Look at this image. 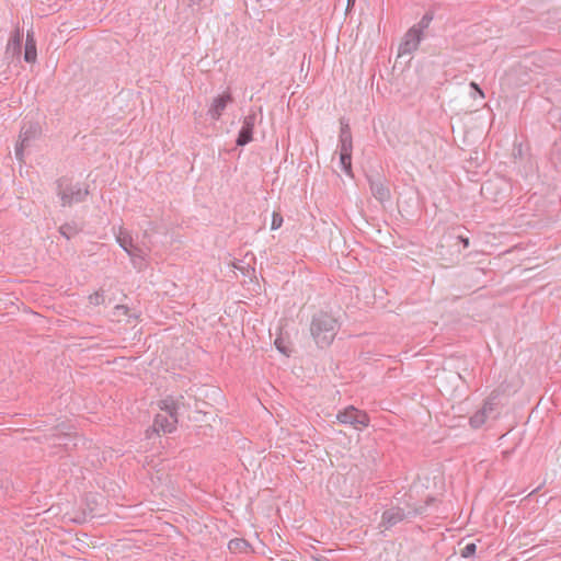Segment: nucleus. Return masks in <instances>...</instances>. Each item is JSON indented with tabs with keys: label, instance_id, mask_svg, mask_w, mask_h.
Wrapping results in <instances>:
<instances>
[{
	"label": "nucleus",
	"instance_id": "nucleus-1",
	"mask_svg": "<svg viewBox=\"0 0 561 561\" xmlns=\"http://www.w3.org/2000/svg\"><path fill=\"white\" fill-rule=\"evenodd\" d=\"M340 329V323L332 314L320 311L313 314L310 323V333L316 344L321 347H328L334 341Z\"/></svg>",
	"mask_w": 561,
	"mask_h": 561
},
{
	"label": "nucleus",
	"instance_id": "nucleus-2",
	"mask_svg": "<svg viewBox=\"0 0 561 561\" xmlns=\"http://www.w3.org/2000/svg\"><path fill=\"white\" fill-rule=\"evenodd\" d=\"M163 413H158L153 420V430L159 433H172L178 424L179 400L173 397H167L159 402Z\"/></svg>",
	"mask_w": 561,
	"mask_h": 561
},
{
	"label": "nucleus",
	"instance_id": "nucleus-3",
	"mask_svg": "<svg viewBox=\"0 0 561 561\" xmlns=\"http://www.w3.org/2000/svg\"><path fill=\"white\" fill-rule=\"evenodd\" d=\"M57 195L61 199L62 206H72L82 203L89 195V190L79 184L73 185L71 181L62 176L56 181Z\"/></svg>",
	"mask_w": 561,
	"mask_h": 561
},
{
	"label": "nucleus",
	"instance_id": "nucleus-4",
	"mask_svg": "<svg viewBox=\"0 0 561 561\" xmlns=\"http://www.w3.org/2000/svg\"><path fill=\"white\" fill-rule=\"evenodd\" d=\"M499 397L497 391H492L484 400L483 405L469 419L472 428H480L489 419H496L499 415Z\"/></svg>",
	"mask_w": 561,
	"mask_h": 561
},
{
	"label": "nucleus",
	"instance_id": "nucleus-5",
	"mask_svg": "<svg viewBox=\"0 0 561 561\" xmlns=\"http://www.w3.org/2000/svg\"><path fill=\"white\" fill-rule=\"evenodd\" d=\"M422 514L421 508H413L412 511L405 512L404 508L399 506H392L383 511L379 527L383 529H390L399 523L403 522L409 516H415Z\"/></svg>",
	"mask_w": 561,
	"mask_h": 561
},
{
	"label": "nucleus",
	"instance_id": "nucleus-6",
	"mask_svg": "<svg viewBox=\"0 0 561 561\" xmlns=\"http://www.w3.org/2000/svg\"><path fill=\"white\" fill-rule=\"evenodd\" d=\"M336 419L340 423L350 424L356 430L367 427L370 422V419L365 411L358 410L353 405L340 411Z\"/></svg>",
	"mask_w": 561,
	"mask_h": 561
},
{
	"label": "nucleus",
	"instance_id": "nucleus-7",
	"mask_svg": "<svg viewBox=\"0 0 561 561\" xmlns=\"http://www.w3.org/2000/svg\"><path fill=\"white\" fill-rule=\"evenodd\" d=\"M257 121V112L255 110H250L249 114L244 117L242 127L239 131L238 138L236 140L237 146L243 147L252 141L253 139V129Z\"/></svg>",
	"mask_w": 561,
	"mask_h": 561
},
{
	"label": "nucleus",
	"instance_id": "nucleus-8",
	"mask_svg": "<svg viewBox=\"0 0 561 561\" xmlns=\"http://www.w3.org/2000/svg\"><path fill=\"white\" fill-rule=\"evenodd\" d=\"M39 131L38 126L30 124L23 126L19 136V141L15 146V157L18 160L23 161V150L26 148L31 140H33Z\"/></svg>",
	"mask_w": 561,
	"mask_h": 561
},
{
	"label": "nucleus",
	"instance_id": "nucleus-9",
	"mask_svg": "<svg viewBox=\"0 0 561 561\" xmlns=\"http://www.w3.org/2000/svg\"><path fill=\"white\" fill-rule=\"evenodd\" d=\"M369 187L373 196L379 202L383 203L391 198L390 188L387 180L380 175L373 178L368 176Z\"/></svg>",
	"mask_w": 561,
	"mask_h": 561
},
{
	"label": "nucleus",
	"instance_id": "nucleus-10",
	"mask_svg": "<svg viewBox=\"0 0 561 561\" xmlns=\"http://www.w3.org/2000/svg\"><path fill=\"white\" fill-rule=\"evenodd\" d=\"M423 38L421 28L412 26L404 35L403 43L400 45V51L403 54H411L417 49L420 42Z\"/></svg>",
	"mask_w": 561,
	"mask_h": 561
},
{
	"label": "nucleus",
	"instance_id": "nucleus-11",
	"mask_svg": "<svg viewBox=\"0 0 561 561\" xmlns=\"http://www.w3.org/2000/svg\"><path fill=\"white\" fill-rule=\"evenodd\" d=\"M233 99L230 92H225L221 95L215 98L210 107L208 108V115L210 118L218 121L226 110L228 103H231Z\"/></svg>",
	"mask_w": 561,
	"mask_h": 561
},
{
	"label": "nucleus",
	"instance_id": "nucleus-12",
	"mask_svg": "<svg viewBox=\"0 0 561 561\" xmlns=\"http://www.w3.org/2000/svg\"><path fill=\"white\" fill-rule=\"evenodd\" d=\"M340 124L339 148L341 150H353V138L350 124L344 117L340 119Z\"/></svg>",
	"mask_w": 561,
	"mask_h": 561
},
{
	"label": "nucleus",
	"instance_id": "nucleus-13",
	"mask_svg": "<svg viewBox=\"0 0 561 561\" xmlns=\"http://www.w3.org/2000/svg\"><path fill=\"white\" fill-rule=\"evenodd\" d=\"M37 50H36V42L34 38L33 31H28L26 34L25 47H24V60L28 64H33L36 61Z\"/></svg>",
	"mask_w": 561,
	"mask_h": 561
},
{
	"label": "nucleus",
	"instance_id": "nucleus-14",
	"mask_svg": "<svg viewBox=\"0 0 561 561\" xmlns=\"http://www.w3.org/2000/svg\"><path fill=\"white\" fill-rule=\"evenodd\" d=\"M127 254L129 255L134 267H136L138 270H142L145 267V265H146L145 261H146L147 254L141 248L134 244L133 248H130L127 251Z\"/></svg>",
	"mask_w": 561,
	"mask_h": 561
},
{
	"label": "nucleus",
	"instance_id": "nucleus-15",
	"mask_svg": "<svg viewBox=\"0 0 561 561\" xmlns=\"http://www.w3.org/2000/svg\"><path fill=\"white\" fill-rule=\"evenodd\" d=\"M352 151L340 149V163L342 170L348 175H352Z\"/></svg>",
	"mask_w": 561,
	"mask_h": 561
},
{
	"label": "nucleus",
	"instance_id": "nucleus-16",
	"mask_svg": "<svg viewBox=\"0 0 561 561\" xmlns=\"http://www.w3.org/2000/svg\"><path fill=\"white\" fill-rule=\"evenodd\" d=\"M80 230L76 222H66L59 227L60 234L68 240L77 236Z\"/></svg>",
	"mask_w": 561,
	"mask_h": 561
},
{
	"label": "nucleus",
	"instance_id": "nucleus-17",
	"mask_svg": "<svg viewBox=\"0 0 561 561\" xmlns=\"http://www.w3.org/2000/svg\"><path fill=\"white\" fill-rule=\"evenodd\" d=\"M116 240L126 252L134 245L131 236L122 228L119 229V232L116 236Z\"/></svg>",
	"mask_w": 561,
	"mask_h": 561
},
{
	"label": "nucleus",
	"instance_id": "nucleus-18",
	"mask_svg": "<svg viewBox=\"0 0 561 561\" xmlns=\"http://www.w3.org/2000/svg\"><path fill=\"white\" fill-rule=\"evenodd\" d=\"M22 39H23L22 31L19 27H16L15 31L13 32V34L11 35L8 47L12 48L14 51L20 53L21 47H22Z\"/></svg>",
	"mask_w": 561,
	"mask_h": 561
},
{
	"label": "nucleus",
	"instance_id": "nucleus-19",
	"mask_svg": "<svg viewBox=\"0 0 561 561\" xmlns=\"http://www.w3.org/2000/svg\"><path fill=\"white\" fill-rule=\"evenodd\" d=\"M228 548L231 552H244L249 548V543L244 539H232L228 543Z\"/></svg>",
	"mask_w": 561,
	"mask_h": 561
},
{
	"label": "nucleus",
	"instance_id": "nucleus-20",
	"mask_svg": "<svg viewBox=\"0 0 561 561\" xmlns=\"http://www.w3.org/2000/svg\"><path fill=\"white\" fill-rule=\"evenodd\" d=\"M104 290H96L89 296V302L93 306H100L104 302Z\"/></svg>",
	"mask_w": 561,
	"mask_h": 561
},
{
	"label": "nucleus",
	"instance_id": "nucleus-21",
	"mask_svg": "<svg viewBox=\"0 0 561 561\" xmlns=\"http://www.w3.org/2000/svg\"><path fill=\"white\" fill-rule=\"evenodd\" d=\"M477 550V545L473 542L467 543L460 552L462 558H471L474 556Z\"/></svg>",
	"mask_w": 561,
	"mask_h": 561
},
{
	"label": "nucleus",
	"instance_id": "nucleus-22",
	"mask_svg": "<svg viewBox=\"0 0 561 561\" xmlns=\"http://www.w3.org/2000/svg\"><path fill=\"white\" fill-rule=\"evenodd\" d=\"M433 20V15L431 13H425L420 22L415 25L417 28H421L422 32L427 28Z\"/></svg>",
	"mask_w": 561,
	"mask_h": 561
},
{
	"label": "nucleus",
	"instance_id": "nucleus-23",
	"mask_svg": "<svg viewBox=\"0 0 561 561\" xmlns=\"http://www.w3.org/2000/svg\"><path fill=\"white\" fill-rule=\"evenodd\" d=\"M50 437L56 438L57 443H55V445L67 446V444L64 443V440L68 436L66 434H61L57 427L53 430V433H51Z\"/></svg>",
	"mask_w": 561,
	"mask_h": 561
},
{
	"label": "nucleus",
	"instance_id": "nucleus-24",
	"mask_svg": "<svg viewBox=\"0 0 561 561\" xmlns=\"http://www.w3.org/2000/svg\"><path fill=\"white\" fill-rule=\"evenodd\" d=\"M283 221H284L283 216L279 213L274 211L273 216H272L271 229L277 230L278 228L282 227Z\"/></svg>",
	"mask_w": 561,
	"mask_h": 561
},
{
	"label": "nucleus",
	"instance_id": "nucleus-25",
	"mask_svg": "<svg viewBox=\"0 0 561 561\" xmlns=\"http://www.w3.org/2000/svg\"><path fill=\"white\" fill-rule=\"evenodd\" d=\"M275 345L278 351H280L283 354H287V348L284 346L283 341L280 339L275 340Z\"/></svg>",
	"mask_w": 561,
	"mask_h": 561
},
{
	"label": "nucleus",
	"instance_id": "nucleus-26",
	"mask_svg": "<svg viewBox=\"0 0 561 561\" xmlns=\"http://www.w3.org/2000/svg\"><path fill=\"white\" fill-rule=\"evenodd\" d=\"M470 87L472 89H474L480 94V96L484 98L483 91L480 89V87L476 82H471Z\"/></svg>",
	"mask_w": 561,
	"mask_h": 561
},
{
	"label": "nucleus",
	"instance_id": "nucleus-27",
	"mask_svg": "<svg viewBox=\"0 0 561 561\" xmlns=\"http://www.w3.org/2000/svg\"><path fill=\"white\" fill-rule=\"evenodd\" d=\"M458 239L463 244V248H468L469 247V244H470L469 238L460 236Z\"/></svg>",
	"mask_w": 561,
	"mask_h": 561
},
{
	"label": "nucleus",
	"instance_id": "nucleus-28",
	"mask_svg": "<svg viewBox=\"0 0 561 561\" xmlns=\"http://www.w3.org/2000/svg\"><path fill=\"white\" fill-rule=\"evenodd\" d=\"M492 186H493V185H492V183L488 181V182H485V183L482 185L481 191H482V192H484V191L490 192V191H491V188H492Z\"/></svg>",
	"mask_w": 561,
	"mask_h": 561
},
{
	"label": "nucleus",
	"instance_id": "nucleus-29",
	"mask_svg": "<svg viewBox=\"0 0 561 561\" xmlns=\"http://www.w3.org/2000/svg\"><path fill=\"white\" fill-rule=\"evenodd\" d=\"M204 0H188V5L190 7H194V5H199Z\"/></svg>",
	"mask_w": 561,
	"mask_h": 561
},
{
	"label": "nucleus",
	"instance_id": "nucleus-30",
	"mask_svg": "<svg viewBox=\"0 0 561 561\" xmlns=\"http://www.w3.org/2000/svg\"><path fill=\"white\" fill-rule=\"evenodd\" d=\"M116 309H117V310H122V311H124V313H126V312H127V310H128L126 306H122V305L116 306Z\"/></svg>",
	"mask_w": 561,
	"mask_h": 561
},
{
	"label": "nucleus",
	"instance_id": "nucleus-31",
	"mask_svg": "<svg viewBox=\"0 0 561 561\" xmlns=\"http://www.w3.org/2000/svg\"><path fill=\"white\" fill-rule=\"evenodd\" d=\"M355 0H347V7L354 5Z\"/></svg>",
	"mask_w": 561,
	"mask_h": 561
},
{
	"label": "nucleus",
	"instance_id": "nucleus-32",
	"mask_svg": "<svg viewBox=\"0 0 561 561\" xmlns=\"http://www.w3.org/2000/svg\"><path fill=\"white\" fill-rule=\"evenodd\" d=\"M559 122L561 123V115H560Z\"/></svg>",
	"mask_w": 561,
	"mask_h": 561
}]
</instances>
